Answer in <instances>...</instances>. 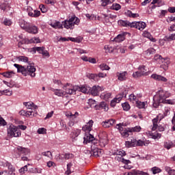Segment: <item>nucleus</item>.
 <instances>
[{
	"label": "nucleus",
	"mask_w": 175,
	"mask_h": 175,
	"mask_svg": "<svg viewBox=\"0 0 175 175\" xmlns=\"http://www.w3.org/2000/svg\"><path fill=\"white\" fill-rule=\"evenodd\" d=\"M20 116H23V117H36L38 116V112L33 113V111H25L22 109L19 111Z\"/></svg>",
	"instance_id": "9b49d317"
},
{
	"label": "nucleus",
	"mask_w": 175,
	"mask_h": 175,
	"mask_svg": "<svg viewBox=\"0 0 175 175\" xmlns=\"http://www.w3.org/2000/svg\"><path fill=\"white\" fill-rule=\"evenodd\" d=\"M118 25H120L121 27H129V22H128V21L120 20L118 21Z\"/></svg>",
	"instance_id": "ea45409f"
},
{
	"label": "nucleus",
	"mask_w": 175,
	"mask_h": 175,
	"mask_svg": "<svg viewBox=\"0 0 175 175\" xmlns=\"http://www.w3.org/2000/svg\"><path fill=\"white\" fill-rule=\"evenodd\" d=\"M23 105H24V106H25V107H26V109H27V110H29L30 111H33L34 114L36 113H38V111H36V109H38V106L35 105V104H33V103L27 102V103H24Z\"/></svg>",
	"instance_id": "f8f14e48"
},
{
	"label": "nucleus",
	"mask_w": 175,
	"mask_h": 175,
	"mask_svg": "<svg viewBox=\"0 0 175 175\" xmlns=\"http://www.w3.org/2000/svg\"><path fill=\"white\" fill-rule=\"evenodd\" d=\"M142 131V127L140 126H136L135 127H133L132 129H129V132H140Z\"/></svg>",
	"instance_id": "58836bf2"
},
{
	"label": "nucleus",
	"mask_w": 175,
	"mask_h": 175,
	"mask_svg": "<svg viewBox=\"0 0 175 175\" xmlns=\"http://www.w3.org/2000/svg\"><path fill=\"white\" fill-rule=\"evenodd\" d=\"M129 96V100H130V102H133L135 100L136 102L137 100V97L133 94H130Z\"/></svg>",
	"instance_id": "4d7b16f0"
},
{
	"label": "nucleus",
	"mask_w": 175,
	"mask_h": 175,
	"mask_svg": "<svg viewBox=\"0 0 175 175\" xmlns=\"http://www.w3.org/2000/svg\"><path fill=\"white\" fill-rule=\"evenodd\" d=\"M104 49H105V51H107V53H113V51H114V47H113L111 46L105 45L104 46Z\"/></svg>",
	"instance_id": "c03bdc74"
},
{
	"label": "nucleus",
	"mask_w": 175,
	"mask_h": 175,
	"mask_svg": "<svg viewBox=\"0 0 175 175\" xmlns=\"http://www.w3.org/2000/svg\"><path fill=\"white\" fill-rule=\"evenodd\" d=\"M127 76H128V72L126 71H124L120 73L119 72L117 73L118 80H120V81H124L126 80Z\"/></svg>",
	"instance_id": "aec40b11"
},
{
	"label": "nucleus",
	"mask_w": 175,
	"mask_h": 175,
	"mask_svg": "<svg viewBox=\"0 0 175 175\" xmlns=\"http://www.w3.org/2000/svg\"><path fill=\"white\" fill-rule=\"evenodd\" d=\"M100 69H101L102 70H110V67H109V66L106 64H102L99 66Z\"/></svg>",
	"instance_id": "de8ad7c7"
},
{
	"label": "nucleus",
	"mask_w": 175,
	"mask_h": 175,
	"mask_svg": "<svg viewBox=\"0 0 175 175\" xmlns=\"http://www.w3.org/2000/svg\"><path fill=\"white\" fill-rule=\"evenodd\" d=\"M165 148H167V150H170L172 147H174V145L173 144V142H166L164 144Z\"/></svg>",
	"instance_id": "6e6d98bb"
},
{
	"label": "nucleus",
	"mask_w": 175,
	"mask_h": 175,
	"mask_svg": "<svg viewBox=\"0 0 175 175\" xmlns=\"http://www.w3.org/2000/svg\"><path fill=\"white\" fill-rule=\"evenodd\" d=\"M12 94V91L9 90H5L2 92H0V95H7L8 96H10Z\"/></svg>",
	"instance_id": "09e8293b"
},
{
	"label": "nucleus",
	"mask_w": 175,
	"mask_h": 175,
	"mask_svg": "<svg viewBox=\"0 0 175 175\" xmlns=\"http://www.w3.org/2000/svg\"><path fill=\"white\" fill-rule=\"evenodd\" d=\"M172 94L167 91L160 90L157 92V95L153 97V107L157 109L159 106L160 103H167V105H173V100H166L167 98H170Z\"/></svg>",
	"instance_id": "f257e3e1"
},
{
	"label": "nucleus",
	"mask_w": 175,
	"mask_h": 175,
	"mask_svg": "<svg viewBox=\"0 0 175 175\" xmlns=\"http://www.w3.org/2000/svg\"><path fill=\"white\" fill-rule=\"evenodd\" d=\"M97 140H96L94 135H91L90 133H86L85 137H83V143L84 144H88V143H92V144H96Z\"/></svg>",
	"instance_id": "423d86ee"
},
{
	"label": "nucleus",
	"mask_w": 175,
	"mask_h": 175,
	"mask_svg": "<svg viewBox=\"0 0 175 175\" xmlns=\"http://www.w3.org/2000/svg\"><path fill=\"white\" fill-rule=\"evenodd\" d=\"M144 53H145V55H151V54H155L156 51L153 48H149Z\"/></svg>",
	"instance_id": "c9c22d12"
},
{
	"label": "nucleus",
	"mask_w": 175,
	"mask_h": 175,
	"mask_svg": "<svg viewBox=\"0 0 175 175\" xmlns=\"http://www.w3.org/2000/svg\"><path fill=\"white\" fill-rule=\"evenodd\" d=\"M100 98L104 100H109L111 98V93L110 92H103L100 94Z\"/></svg>",
	"instance_id": "bb28decb"
},
{
	"label": "nucleus",
	"mask_w": 175,
	"mask_h": 175,
	"mask_svg": "<svg viewBox=\"0 0 175 175\" xmlns=\"http://www.w3.org/2000/svg\"><path fill=\"white\" fill-rule=\"evenodd\" d=\"M101 6H107V5H110L111 1L110 0H101Z\"/></svg>",
	"instance_id": "bf43d9fd"
},
{
	"label": "nucleus",
	"mask_w": 175,
	"mask_h": 175,
	"mask_svg": "<svg viewBox=\"0 0 175 175\" xmlns=\"http://www.w3.org/2000/svg\"><path fill=\"white\" fill-rule=\"evenodd\" d=\"M163 62H164V64H162L161 66V68H162L163 69H164V70H167V68H169V64H170V62L167 59H163Z\"/></svg>",
	"instance_id": "72a5a7b5"
},
{
	"label": "nucleus",
	"mask_w": 175,
	"mask_h": 175,
	"mask_svg": "<svg viewBox=\"0 0 175 175\" xmlns=\"http://www.w3.org/2000/svg\"><path fill=\"white\" fill-rule=\"evenodd\" d=\"M138 70L141 73H143L144 72V76H146L147 75V69H146V66H140L138 68Z\"/></svg>",
	"instance_id": "37998d69"
},
{
	"label": "nucleus",
	"mask_w": 175,
	"mask_h": 175,
	"mask_svg": "<svg viewBox=\"0 0 175 175\" xmlns=\"http://www.w3.org/2000/svg\"><path fill=\"white\" fill-rule=\"evenodd\" d=\"M152 172L153 173V174H157V173H161V169L154 167L152 168Z\"/></svg>",
	"instance_id": "338daca9"
},
{
	"label": "nucleus",
	"mask_w": 175,
	"mask_h": 175,
	"mask_svg": "<svg viewBox=\"0 0 175 175\" xmlns=\"http://www.w3.org/2000/svg\"><path fill=\"white\" fill-rule=\"evenodd\" d=\"M73 165L72 164V163H70L68 164H67V170L65 172V174L66 175H70L72 173V170H70V167H72Z\"/></svg>",
	"instance_id": "a18cd8bd"
},
{
	"label": "nucleus",
	"mask_w": 175,
	"mask_h": 175,
	"mask_svg": "<svg viewBox=\"0 0 175 175\" xmlns=\"http://www.w3.org/2000/svg\"><path fill=\"white\" fill-rule=\"evenodd\" d=\"M126 14L129 16V17H132L133 18H136L137 17H139V14H133L132 11H127L126 12Z\"/></svg>",
	"instance_id": "e433bc0d"
},
{
	"label": "nucleus",
	"mask_w": 175,
	"mask_h": 175,
	"mask_svg": "<svg viewBox=\"0 0 175 175\" xmlns=\"http://www.w3.org/2000/svg\"><path fill=\"white\" fill-rule=\"evenodd\" d=\"M29 43H40V40L39 38H33L31 40L23 39L18 44V46H21V44H29Z\"/></svg>",
	"instance_id": "1a4fd4ad"
},
{
	"label": "nucleus",
	"mask_w": 175,
	"mask_h": 175,
	"mask_svg": "<svg viewBox=\"0 0 175 175\" xmlns=\"http://www.w3.org/2000/svg\"><path fill=\"white\" fill-rule=\"evenodd\" d=\"M63 90H64L66 94H69V95H74L76 94V91H80L83 94H90V91H91V88L88 86H72L70 83H67L64 86H63Z\"/></svg>",
	"instance_id": "f03ea898"
},
{
	"label": "nucleus",
	"mask_w": 175,
	"mask_h": 175,
	"mask_svg": "<svg viewBox=\"0 0 175 175\" xmlns=\"http://www.w3.org/2000/svg\"><path fill=\"white\" fill-rule=\"evenodd\" d=\"M122 107H123V110L125 111H128V110H130L131 109V105H129V103H124L122 104Z\"/></svg>",
	"instance_id": "8fccbe9b"
},
{
	"label": "nucleus",
	"mask_w": 175,
	"mask_h": 175,
	"mask_svg": "<svg viewBox=\"0 0 175 175\" xmlns=\"http://www.w3.org/2000/svg\"><path fill=\"white\" fill-rule=\"evenodd\" d=\"M66 117H70V120L72 118H76L77 116H79V113L77 112H75V114L71 113V112H68L66 113Z\"/></svg>",
	"instance_id": "49530a36"
},
{
	"label": "nucleus",
	"mask_w": 175,
	"mask_h": 175,
	"mask_svg": "<svg viewBox=\"0 0 175 175\" xmlns=\"http://www.w3.org/2000/svg\"><path fill=\"white\" fill-rule=\"evenodd\" d=\"M75 124H76V118H72L71 119H70V121L68 124V126H73L75 125Z\"/></svg>",
	"instance_id": "052dcab7"
},
{
	"label": "nucleus",
	"mask_w": 175,
	"mask_h": 175,
	"mask_svg": "<svg viewBox=\"0 0 175 175\" xmlns=\"http://www.w3.org/2000/svg\"><path fill=\"white\" fill-rule=\"evenodd\" d=\"M53 92L57 96H62V95H65V92L59 90V89H53Z\"/></svg>",
	"instance_id": "473e14b6"
},
{
	"label": "nucleus",
	"mask_w": 175,
	"mask_h": 175,
	"mask_svg": "<svg viewBox=\"0 0 175 175\" xmlns=\"http://www.w3.org/2000/svg\"><path fill=\"white\" fill-rule=\"evenodd\" d=\"M165 170L169 175H175V170H172L170 167H165Z\"/></svg>",
	"instance_id": "79ce46f5"
},
{
	"label": "nucleus",
	"mask_w": 175,
	"mask_h": 175,
	"mask_svg": "<svg viewBox=\"0 0 175 175\" xmlns=\"http://www.w3.org/2000/svg\"><path fill=\"white\" fill-rule=\"evenodd\" d=\"M124 98V93L120 94L116 96L111 101V107H116L117 103H120L122 98Z\"/></svg>",
	"instance_id": "4468645a"
},
{
	"label": "nucleus",
	"mask_w": 175,
	"mask_h": 175,
	"mask_svg": "<svg viewBox=\"0 0 175 175\" xmlns=\"http://www.w3.org/2000/svg\"><path fill=\"white\" fill-rule=\"evenodd\" d=\"M91 151L94 157H100L103 152V150L99 149L98 145H96L95 144L91 145Z\"/></svg>",
	"instance_id": "6e6552de"
},
{
	"label": "nucleus",
	"mask_w": 175,
	"mask_h": 175,
	"mask_svg": "<svg viewBox=\"0 0 175 175\" xmlns=\"http://www.w3.org/2000/svg\"><path fill=\"white\" fill-rule=\"evenodd\" d=\"M0 9H1V10H3V12H8V10L10 9V5L8 1H5L0 5Z\"/></svg>",
	"instance_id": "b1692460"
},
{
	"label": "nucleus",
	"mask_w": 175,
	"mask_h": 175,
	"mask_svg": "<svg viewBox=\"0 0 175 175\" xmlns=\"http://www.w3.org/2000/svg\"><path fill=\"white\" fill-rule=\"evenodd\" d=\"M7 135L8 137H20L21 136V131L18 127L10 124L7 129Z\"/></svg>",
	"instance_id": "20e7f679"
},
{
	"label": "nucleus",
	"mask_w": 175,
	"mask_h": 175,
	"mask_svg": "<svg viewBox=\"0 0 175 175\" xmlns=\"http://www.w3.org/2000/svg\"><path fill=\"white\" fill-rule=\"evenodd\" d=\"M99 106L105 111H107L109 110V107L107 106V104H106L105 102H101L100 103Z\"/></svg>",
	"instance_id": "4c0bfd02"
},
{
	"label": "nucleus",
	"mask_w": 175,
	"mask_h": 175,
	"mask_svg": "<svg viewBox=\"0 0 175 175\" xmlns=\"http://www.w3.org/2000/svg\"><path fill=\"white\" fill-rule=\"evenodd\" d=\"M29 23L26 22L25 21L21 19L19 20V25L25 31H27L28 27H29Z\"/></svg>",
	"instance_id": "412c9836"
},
{
	"label": "nucleus",
	"mask_w": 175,
	"mask_h": 175,
	"mask_svg": "<svg viewBox=\"0 0 175 175\" xmlns=\"http://www.w3.org/2000/svg\"><path fill=\"white\" fill-rule=\"evenodd\" d=\"M161 136H162V135H161V133H159L151 134L152 139H161Z\"/></svg>",
	"instance_id": "680f3d73"
},
{
	"label": "nucleus",
	"mask_w": 175,
	"mask_h": 175,
	"mask_svg": "<svg viewBox=\"0 0 175 175\" xmlns=\"http://www.w3.org/2000/svg\"><path fill=\"white\" fill-rule=\"evenodd\" d=\"M146 25L144 22H137V29H139V31H143L144 28H146Z\"/></svg>",
	"instance_id": "c756f323"
},
{
	"label": "nucleus",
	"mask_w": 175,
	"mask_h": 175,
	"mask_svg": "<svg viewBox=\"0 0 175 175\" xmlns=\"http://www.w3.org/2000/svg\"><path fill=\"white\" fill-rule=\"evenodd\" d=\"M142 76H144V72L143 71L142 72H141L139 70V71H136L133 74V77L135 79L137 77H142Z\"/></svg>",
	"instance_id": "a19ab883"
},
{
	"label": "nucleus",
	"mask_w": 175,
	"mask_h": 175,
	"mask_svg": "<svg viewBox=\"0 0 175 175\" xmlns=\"http://www.w3.org/2000/svg\"><path fill=\"white\" fill-rule=\"evenodd\" d=\"M81 133V131L79 129H76L72 133V142H75V139H76V137H77V136H79V135H80Z\"/></svg>",
	"instance_id": "2f4dec72"
},
{
	"label": "nucleus",
	"mask_w": 175,
	"mask_h": 175,
	"mask_svg": "<svg viewBox=\"0 0 175 175\" xmlns=\"http://www.w3.org/2000/svg\"><path fill=\"white\" fill-rule=\"evenodd\" d=\"M14 66L16 68L18 73H21L23 76H27V68L25 67L14 64Z\"/></svg>",
	"instance_id": "dca6fc26"
},
{
	"label": "nucleus",
	"mask_w": 175,
	"mask_h": 175,
	"mask_svg": "<svg viewBox=\"0 0 175 175\" xmlns=\"http://www.w3.org/2000/svg\"><path fill=\"white\" fill-rule=\"evenodd\" d=\"M103 18H105L107 23H109L110 21L109 18H111V20H114V18H116V16L111 14L107 15L106 14H103Z\"/></svg>",
	"instance_id": "7c9ffc66"
},
{
	"label": "nucleus",
	"mask_w": 175,
	"mask_h": 175,
	"mask_svg": "<svg viewBox=\"0 0 175 175\" xmlns=\"http://www.w3.org/2000/svg\"><path fill=\"white\" fill-rule=\"evenodd\" d=\"M12 75H13V72H7L3 73V76L4 77H7L8 79H10V77H12Z\"/></svg>",
	"instance_id": "0e129e2a"
},
{
	"label": "nucleus",
	"mask_w": 175,
	"mask_h": 175,
	"mask_svg": "<svg viewBox=\"0 0 175 175\" xmlns=\"http://www.w3.org/2000/svg\"><path fill=\"white\" fill-rule=\"evenodd\" d=\"M39 31V29L38 27L33 25H31V23L29 25L27 29L26 30V32H28L29 33H33V35H36Z\"/></svg>",
	"instance_id": "2eb2a0df"
},
{
	"label": "nucleus",
	"mask_w": 175,
	"mask_h": 175,
	"mask_svg": "<svg viewBox=\"0 0 175 175\" xmlns=\"http://www.w3.org/2000/svg\"><path fill=\"white\" fill-rule=\"evenodd\" d=\"M142 146H146V143H144V142L142 139L137 140L136 147H142Z\"/></svg>",
	"instance_id": "13d9d810"
},
{
	"label": "nucleus",
	"mask_w": 175,
	"mask_h": 175,
	"mask_svg": "<svg viewBox=\"0 0 175 175\" xmlns=\"http://www.w3.org/2000/svg\"><path fill=\"white\" fill-rule=\"evenodd\" d=\"M136 106L137 107H138V109H146L147 106H148V104L147 101L142 102V101L137 100Z\"/></svg>",
	"instance_id": "4be33fe9"
},
{
	"label": "nucleus",
	"mask_w": 175,
	"mask_h": 175,
	"mask_svg": "<svg viewBox=\"0 0 175 175\" xmlns=\"http://www.w3.org/2000/svg\"><path fill=\"white\" fill-rule=\"evenodd\" d=\"M51 26L53 28H55V29H61L64 28L62 23H61V22H59V21H56V22L51 23Z\"/></svg>",
	"instance_id": "5701e85b"
},
{
	"label": "nucleus",
	"mask_w": 175,
	"mask_h": 175,
	"mask_svg": "<svg viewBox=\"0 0 175 175\" xmlns=\"http://www.w3.org/2000/svg\"><path fill=\"white\" fill-rule=\"evenodd\" d=\"M128 175H139V170H132L128 173Z\"/></svg>",
	"instance_id": "774afa93"
},
{
	"label": "nucleus",
	"mask_w": 175,
	"mask_h": 175,
	"mask_svg": "<svg viewBox=\"0 0 175 175\" xmlns=\"http://www.w3.org/2000/svg\"><path fill=\"white\" fill-rule=\"evenodd\" d=\"M33 50L35 53L38 51L39 54H42L44 57H47V58L50 57V53H49V51L44 50V47L36 46L33 48Z\"/></svg>",
	"instance_id": "9d476101"
},
{
	"label": "nucleus",
	"mask_w": 175,
	"mask_h": 175,
	"mask_svg": "<svg viewBox=\"0 0 175 175\" xmlns=\"http://www.w3.org/2000/svg\"><path fill=\"white\" fill-rule=\"evenodd\" d=\"M161 2H162V0H153L152 2V4L155 5V3H157V5L152 6V9H155L156 6H160Z\"/></svg>",
	"instance_id": "5fc2aeb1"
},
{
	"label": "nucleus",
	"mask_w": 175,
	"mask_h": 175,
	"mask_svg": "<svg viewBox=\"0 0 175 175\" xmlns=\"http://www.w3.org/2000/svg\"><path fill=\"white\" fill-rule=\"evenodd\" d=\"M124 40H125V36L124 34H119L114 38V41L117 43H120V42H124Z\"/></svg>",
	"instance_id": "cd10ccee"
},
{
	"label": "nucleus",
	"mask_w": 175,
	"mask_h": 175,
	"mask_svg": "<svg viewBox=\"0 0 175 175\" xmlns=\"http://www.w3.org/2000/svg\"><path fill=\"white\" fill-rule=\"evenodd\" d=\"M103 88L99 86V85H94L92 88H90V94L93 95V96H96L100 92V91H103Z\"/></svg>",
	"instance_id": "ddd939ff"
},
{
	"label": "nucleus",
	"mask_w": 175,
	"mask_h": 175,
	"mask_svg": "<svg viewBox=\"0 0 175 175\" xmlns=\"http://www.w3.org/2000/svg\"><path fill=\"white\" fill-rule=\"evenodd\" d=\"M36 68L33 63H29L26 68V76H31V77H35L36 76Z\"/></svg>",
	"instance_id": "39448f33"
},
{
	"label": "nucleus",
	"mask_w": 175,
	"mask_h": 175,
	"mask_svg": "<svg viewBox=\"0 0 175 175\" xmlns=\"http://www.w3.org/2000/svg\"><path fill=\"white\" fill-rule=\"evenodd\" d=\"M151 78L154 79L157 81H163V83H166L167 81V79L162 75L153 74L151 75Z\"/></svg>",
	"instance_id": "f3484780"
},
{
	"label": "nucleus",
	"mask_w": 175,
	"mask_h": 175,
	"mask_svg": "<svg viewBox=\"0 0 175 175\" xmlns=\"http://www.w3.org/2000/svg\"><path fill=\"white\" fill-rule=\"evenodd\" d=\"M16 152L19 155H28L31 152V150L27 148H24L23 146H18L15 150Z\"/></svg>",
	"instance_id": "0eeeda50"
},
{
	"label": "nucleus",
	"mask_w": 175,
	"mask_h": 175,
	"mask_svg": "<svg viewBox=\"0 0 175 175\" xmlns=\"http://www.w3.org/2000/svg\"><path fill=\"white\" fill-rule=\"evenodd\" d=\"M152 131H157V129L158 128V118H154L152 120Z\"/></svg>",
	"instance_id": "f704fd0d"
},
{
	"label": "nucleus",
	"mask_w": 175,
	"mask_h": 175,
	"mask_svg": "<svg viewBox=\"0 0 175 175\" xmlns=\"http://www.w3.org/2000/svg\"><path fill=\"white\" fill-rule=\"evenodd\" d=\"M111 8L112 10H120V9H121V5L118 3H113Z\"/></svg>",
	"instance_id": "603ef678"
},
{
	"label": "nucleus",
	"mask_w": 175,
	"mask_h": 175,
	"mask_svg": "<svg viewBox=\"0 0 175 175\" xmlns=\"http://www.w3.org/2000/svg\"><path fill=\"white\" fill-rule=\"evenodd\" d=\"M42 155H43L44 157H47V158H53V154L50 151L42 152Z\"/></svg>",
	"instance_id": "864d4df0"
},
{
	"label": "nucleus",
	"mask_w": 175,
	"mask_h": 175,
	"mask_svg": "<svg viewBox=\"0 0 175 175\" xmlns=\"http://www.w3.org/2000/svg\"><path fill=\"white\" fill-rule=\"evenodd\" d=\"M143 36L144 38H147L148 39H149V40L150 42H157V40H155V38H154L152 37V36L151 35V33H150V32L147 31H145L143 33Z\"/></svg>",
	"instance_id": "a878e982"
},
{
	"label": "nucleus",
	"mask_w": 175,
	"mask_h": 175,
	"mask_svg": "<svg viewBox=\"0 0 175 175\" xmlns=\"http://www.w3.org/2000/svg\"><path fill=\"white\" fill-rule=\"evenodd\" d=\"M123 126H126V124L124 123H120L116 125V128L120 131V132H122V131H124Z\"/></svg>",
	"instance_id": "3c124183"
},
{
	"label": "nucleus",
	"mask_w": 175,
	"mask_h": 175,
	"mask_svg": "<svg viewBox=\"0 0 175 175\" xmlns=\"http://www.w3.org/2000/svg\"><path fill=\"white\" fill-rule=\"evenodd\" d=\"M63 155H64V159H70L73 158V154H72V153H66Z\"/></svg>",
	"instance_id": "e2e57ef3"
},
{
	"label": "nucleus",
	"mask_w": 175,
	"mask_h": 175,
	"mask_svg": "<svg viewBox=\"0 0 175 175\" xmlns=\"http://www.w3.org/2000/svg\"><path fill=\"white\" fill-rule=\"evenodd\" d=\"M46 129L44 128H40L38 129V135H44V133H46Z\"/></svg>",
	"instance_id": "69168bd1"
},
{
	"label": "nucleus",
	"mask_w": 175,
	"mask_h": 175,
	"mask_svg": "<svg viewBox=\"0 0 175 175\" xmlns=\"http://www.w3.org/2000/svg\"><path fill=\"white\" fill-rule=\"evenodd\" d=\"M137 140L134 138L131 139V141H126L125 142L126 147H136Z\"/></svg>",
	"instance_id": "393cba45"
},
{
	"label": "nucleus",
	"mask_w": 175,
	"mask_h": 175,
	"mask_svg": "<svg viewBox=\"0 0 175 175\" xmlns=\"http://www.w3.org/2000/svg\"><path fill=\"white\" fill-rule=\"evenodd\" d=\"M19 62H24L25 64H29V58L27 56H19L17 57Z\"/></svg>",
	"instance_id": "c85d7f7f"
},
{
	"label": "nucleus",
	"mask_w": 175,
	"mask_h": 175,
	"mask_svg": "<svg viewBox=\"0 0 175 175\" xmlns=\"http://www.w3.org/2000/svg\"><path fill=\"white\" fill-rule=\"evenodd\" d=\"M114 124H116V120L114 119H109L102 122L103 128H110V126H113Z\"/></svg>",
	"instance_id": "6ab92c4d"
},
{
	"label": "nucleus",
	"mask_w": 175,
	"mask_h": 175,
	"mask_svg": "<svg viewBox=\"0 0 175 175\" xmlns=\"http://www.w3.org/2000/svg\"><path fill=\"white\" fill-rule=\"evenodd\" d=\"M80 23V19L76 16H72L69 20H66L62 22V25L66 28V29H73L75 25H79Z\"/></svg>",
	"instance_id": "7ed1b4c3"
},
{
	"label": "nucleus",
	"mask_w": 175,
	"mask_h": 175,
	"mask_svg": "<svg viewBox=\"0 0 175 175\" xmlns=\"http://www.w3.org/2000/svg\"><path fill=\"white\" fill-rule=\"evenodd\" d=\"M94 125V120H90L86 124L82 127L83 131L85 132H91L92 126Z\"/></svg>",
	"instance_id": "a211bd4d"
}]
</instances>
